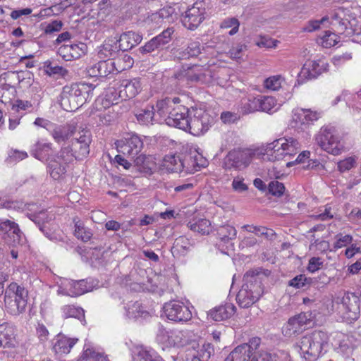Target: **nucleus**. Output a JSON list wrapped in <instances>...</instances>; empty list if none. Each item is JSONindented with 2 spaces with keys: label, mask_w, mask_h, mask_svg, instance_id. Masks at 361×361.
Masks as SVG:
<instances>
[{
  "label": "nucleus",
  "mask_w": 361,
  "mask_h": 361,
  "mask_svg": "<svg viewBox=\"0 0 361 361\" xmlns=\"http://www.w3.org/2000/svg\"><path fill=\"white\" fill-rule=\"evenodd\" d=\"M168 332L164 330H160V333L157 335V340L159 342L164 343L166 341V338L168 339L167 346H175L178 345L180 342L176 341V338H178V336L174 333H171V338L170 339L169 336L168 335Z\"/></svg>",
  "instance_id": "obj_54"
},
{
  "label": "nucleus",
  "mask_w": 361,
  "mask_h": 361,
  "mask_svg": "<svg viewBox=\"0 0 361 361\" xmlns=\"http://www.w3.org/2000/svg\"><path fill=\"white\" fill-rule=\"evenodd\" d=\"M339 37L334 32L326 31L321 38V44L325 48H330L338 42Z\"/></svg>",
  "instance_id": "obj_51"
},
{
  "label": "nucleus",
  "mask_w": 361,
  "mask_h": 361,
  "mask_svg": "<svg viewBox=\"0 0 361 361\" xmlns=\"http://www.w3.org/2000/svg\"><path fill=\"white\" fill-rule=\"evenodd\" d=\"M262 152L259 149H234L228 152L226 157L228 167L241 169L247 167L254 159L262 158Z\"/></svg>",
  "instance_id": "obj_10"
},
{
  "label": "nucleus",
  "mask_w": 361,
  "mask_h": 361,
  "mask_svg": "<svg viewBox=\"0 0 361 361\" xmlns=\"http://www.w3.org/2000/svg\"><path fill=\"white\" fill-rule=\"evenodd\" d=\"M239 26L240 23L238 20L233 17L224 19L221 24V28L227 29L232 27V29L228 32L229 35H233L236 34L238 31Z\"/></svg>",
  "instance_id": "obj_55"
},
{
  "label": "nucleus",
  "mask_w": 361,
  "mask_h": 361,
  "mask_svg": "<svg viewBox=\"0 0 361 361\" xmlns=\"http://www.w3.org/2000/svg\"><path fill=\"white\" fill-rule=\"evenodd\" d=\"M163 166L169 172L180 173L185 171L186 173H192L196 169H191L180 155L169 154L165 156L163 160ZM193 167L195 168V165Z\"/></svg>",
  "instance_id": "obj_22"
},
{
  "label": "nucleus",
  "mask_w": 361,
  "mask_h": 361,
  "mask_svg": "<svg viewBox=\"0 0 361 361\" xmlns=\"http://www.w3.org/2000/svg\"><path fill=\"white\" fill-rule=\"evenodd\" d=\"M76 131V126L74 123H66L63 125L54 124L50 130V134L54 140L58 143H66Z\"/></svg>",
  "instance_id": "obj_23"
},
{
  "label": "nucleus",
  "mask_w": 361,
  "mask_h": 361,
  "mask_svg": "<svg viewBox=\"0 0 361 361\" xmlns=\"http://www.w3.org/2000/svg\"><path fill=\"white\" fill-rule=\"evenodd\" d=\"M32 218H30L36 224L38 225L39 228L46 235H48V233L47 232V225L48 223L49 216L48 214L45 211H40L39 213L32 214Z\"/></svg>",
  "instance_id": "obj_46"
},
{
  "label": "nucleus",
  "mask_w": 361,
  "mask_h": 361,
  "mask_svg": "<svg viewBox=\"0 0 361 361\" xmlns=\"http://www.w3.org/2000/svg\"><path fill=\"white\" fill-rule=\"evenodd\" d=\"M281 144L279 142H275V140L269 144L266 149L265 153H262V158L264 159V156L267 157V159L269 161H275L279 160L285 159L287 160L286 157L285 155L284 151H283Z\"/></svg>",
  "instance_id": "obj_33"
},
{
  "label": "nucleus",
  "mask_w": 361,
  "mask_h": 361,
  "mask_svg": "<svg viewBox=\"0 0 361 361\" xmlns=\"http://www.w3.org/2000/svg\"><path fill=\"white\" fill-rule=\"evenodd\" d=\"M61 312L64 318L73 317L80 320L85 318L83 309L73 305H63L61 307Z\"/></svg>",
  "instance_id": "obj_43"
},
{
  "label": "nucleus",
  "mask_w": 361,
  "mask_h": 361,
  "mask_svg": "<svg viewBox=\"0 0 361 361\" xmlns=\"http://www.w3.org/2000/svg\"><path fill=\"white\" fill-rule=\"evenodd\" d=\"M345 310V317L350 320L357 319L360 315V299L354 293H345L342 298Z\"/></svg>",
  "instance_id": "obj_24"
},
{
  "label": "nucleus",
  "mask_w": 361,
  "mask_h": 361,
  "mask_svg": "<svg viewBox=\"0 0 361 361\" xmlns=\"http://www.w3.org/2000/svg\"><path fill=\"white\" fill-rule=\"evenodd\" d=\"M190 247L191 244L189 240L183 236H180L175 240L171 248V252L173 255H185L190 250Z\"/></svg>",
  "instance_id": "obj_41"
},
{
  "label": "nucleus",
  "mask_w": 361,
  "mask_h": 361,
  "mask_svg": "<svg viewBox=\"0 0 361 361\" xmlns=\"http://www.w3.org/2000/svg\"><path fill=\"white\" fill-rule=\"evenodd\" d=\"M188 227L192 231L202 235H207L212 231L211 223L206 219L190 221L188 224Z\"/></svg>",
  "instance_id": "obj_39"
},
{
  "label": "nucleus",
  "mask_w": 361,
  "mask_h": 361,
  "mask_svg": "<svg viewBox=\"0 0 361 361\" xmlns=\"http://www.w3.org/2000/svg\"><path fill=\"white\" fill-rule=\"evenodd\" d=\"M16 345V334L14 326L9 323L0 324V347L10 348Z\"/></svg>",
  "instance_id": "obj_28"
},
{
  "label": "nucleus",
  "mask_w": 361,
  "mask_h": 361,
  "mask_svg": "<svg viewBox=\"0 0 361 361\" xmlns=\"http://www.w3.org/2000/svg\"><path fill=\"white\" fill-rule=\"evenodd\" d=\"M133 357L135 361H164L153 349L143 345L134 348Z\"/></svg>",
  "instance_id": "obj_29"
},
{
  "label": "nucleus",
  "mask_w": 361,
  "mask_h": 361,
  "mask_svg": "<svg viewBox=\"0 0 361 361\" xmlns=\"http://www.w3.org/2000/svg\"><path fill=\"white\" fill-rule=\"evenodd\" d=\"M217 234L221 241L226 243L230 240L235 238L237 231L231 225H224L219 228Z\"/></svg>",
  "instance_id": "obj_44"
},
{
  "label": "nucleus",
  "mask_w": 361,
  "mask_h": 361,
  "mask_svg": "<svg viewBox=\"0 0 361 361\" xmlns=\"http://www.w3.org/2000/svg\"><path fill=\"white\" fill-rule=\"evenodd\" d=\"M283 80L284 79L281 75H273L264 80V85L268 90L277 91L281 87Z\"/></svg>",
  "instance_id": "obj_49"
},
{
  "label": "nucleus",
  "mask_w": 361,
  "mask_h": 361,
  "mask_svg": "<svg viewBox=\"0 0 361 361\" xmlns=\"http://www.w3.org/2000/svg\"><path fill=\"white\" fill-rule=\"evenodd\" d=\"M100 69V77H106L108 75L113 73L114 71L116 72V64L115 61L103 59L99 61Z\"/></svg>",
  "instance_id": "obj_47"
},
{
  "label": "nucleus",
  "mask_w": 361,
  "mask_h": 361,
  "mask_svg": "<svg viewBox=\"0 0 361 361\" xmlns=\"http://www.w3.org/2000/svg\"><path fill=\"white\" fill-rule=\"evenodd\" d=\"M355 159L354 157H350L340 161L338 163V169L339 171L343 173L355 167Z\"/></svg>",
  "instance_id": "obj_62"
},
{
  "label": "nucleus",
  "mask_w": 361,
  "mask_h": 361,
  "mask_svg": "<svg viewBox=\"0 0 361 361\" xmlns=\"http://www.w3.org/2000/svg\"><path fill=\"white\" fill-rule=\"evenodd\" d=\"M142 39V36L139 33L128 31L123 33L117 41L121 47L123 51L131 49L133 47L140 44Z\"/></svg>",
  "instance_id": "obj_32"
},
{
  "label": "nucleus",
  "mask_w": 361,
  "mask_h": 361,
  "mask_svg": "<svg viewBox=\"0 0 361 361\" xmlns=\"http://www.w3.org/2000/svg\"><path fill=\"white\" fill-rule=\"evenodd\" d=\"M320 117V114L310 109L297 108L293 111L292 118L288 127L294 129L298 133H303L307 130L310 126L317 121Z\"/></svg>",
  "instance_id": "obj_9"
},
{
  "label": "nucleus",
  "mask_w": 361,
  "mask_h": 361,
  "mask_svg": "<svg viewBox=\"0 0 361 361\" xmlns=\"http://www.w3.org/2000/svg\"><path fill=\"white\" fill-rule=\"evenodd\" d=\"M169 11L166 8L160 9L159 11L153 13L148 16L145 20V23L151 29H157L161 27L165 23L164 18L168 16Z\"/></svg>",
  "instance_id": "obj_37"
},
{
  "label": "nucleus",
  "mask_w": 361,
  "mask_h": 361,
  "mask_svg": "<svg viewBox=\"0 0 361 361\" xmlns=\"http://www.w3.org/2000/svg\"><path fill=\"white\" fill-rule=\"evenodd\" d=\"M214 122V118L204 109L192 108L188 131L195 136H199L207 132Z\"/></svg>",
  "instance_id": "obj_8"
},
{
  "label": "nucleus",
  "mask_w": 361,
  "mask_h": 361,
  "mask_svg": "<svg viewBox=\"0 0 361 361\" xmlns=\"http://www.w3.org/2000/svg\"><path fill=\"white\" fill-rule=\"evenodd\" d=\"M201 53V44L199 42H190L183 52V56L190 58L198 56Z\"/></svg>",
  "instance_id": "obj_58"
},
{
  "label": "nucleus",
  "mask_w": 361,
  "mask_h": 361,
  "mask_svg": "<svg viewBox=\"0 0 361 361\" xmlns=\"http://www.w3.org/2000/svg\"><path fill=\"white\" fill-rule=\"evenodd\" d=\"M329 63L324 60L307 61L298 73V80L304 82L306 80L316 78L327 71Z\"/></svg>",
  "instance_id": "obj_19"
},
{
  "label": "nucleus",
  "mask_w": 361,
  "mask_h": 361,
  "mask_svg": "<svg viewBox=\"0 0 361 361\" xmlns=\"http://www.w3.org/2000/svg\"><path fill=\"white\" fill-rule=\"evenodd\" d=\"M328 341V335L322 331H314L302 336L299 344L301 356L307 361L317 360Z\"/></svg>",
  "instance_id": "obj_6"
},
{
  "label": "nucleus",
  "mask_w": 361,
  "mask_h": 361,
  "mask_svg": "<svg viewBox=\"0 0 361 361\" xmlns=\"http://www.w3.org/2000/svg\"><path fill=\"white\" fill-rule=\"evenodd\" d=\"M58 295L75 297L81 295L93 288V283L87 280L72 281L67 279H60L57 282Z\"/></svg>",
  "instance_id": "obj_12"
},
{
  "label": "nucleus",
  "mask_w": 361,
  "mask_h": 361,
  "mask_svg": "<svg viewBox=\"0 0 361 361\" xmlns=\"http://www.w3.org/2000/svg\"><path fill=\"white\" fill-rule=\"evenodd\" d=\"M312 321V314L310 312H302L290 317L282 329L285 336H296L301 334L307 324Z\"/></svg>",
  "instance_id": "obj_14"
},
{
  "label": "nucleus",
  "mask_w": 361,
  "mask_h": 361,
  "mask_svg": "<svg viewBox=\"0 0 361 361\" xmlns=\"http://www.w3.org/2000/svg\"><path fill=\"white\" fill-rule=\"evenodd\" d=\"M0 233L13 237V240H10L9 243H18L21 236L18 225L8 219H0Z\"/></svg>",
  "instance_id": "obj_30"
},
{
  "label": "nucleus",
  "mask_w": 361,
  "mask_h": 361,
  "mask_svg": "<svg viewBox=\"0 0 361 361\" xmlns=\"http://www.w3.org/2000/svg\"><path fill=\"white\" fill-rule=\"evenodd\" d=\"M358 344V341L351 335L337 332L334 337V345L338 353L346 357L352 355Z\"/></svg>",
  "instance_id": "obj_20"
},
{
  "label": "nucleus",
  "mask_w": 361,
  "mask_h": 361,
  "mask_svg": "<svg viewBox=\"0 0 361 361\" xmlns=\"http://www.w3.org/2000/svg\"><path fill=\"white\" fill-rule=\"evenodd\" d=\"M79 361H107V360L102 354L87 349Z\"/></svg>",
  "instance_id": "obj_56"
},
{
  "label": "nucleus",
  "mask_w": 361,
  "mask_h": 361,
  "mask_svg": "<svg viewBox=\"0 0 361 361\" xmlns=\"http://www.w3.org/2000/svg\"><path fill=\"white\" fill-rule=\"evenodd\" d=\"M116 64V73L122 72L129 69L133 66V59L128 54H124L122 58H118L115 60Z\"/></svg>",
  "instance_id": "obj_50"
},
{
  "label": "nucleus",
  "mask_w": 361,
  "mask_h": 361,
  "mask_svg": "<svg viewBox=\"0 0 361 361\" xmlns=\"http://www.w3.org/2000/svg\"><path fill=\"white\" fill-rule=\"evenodd\" d=\"M205 8L202 2H196L188 8L183 16L182 23L185 27L194 30L205 18Z\"/></svg>",
  "instance_id": "obj_17"
},
{
  "label": "nucleus",
  "mask_w": 361,
  "mask_h": 361,
  "mask_svg": "<svg viewBox=\"0 0 361 361\" xmlns=\"http://www.w3.org/2000/svg\"><path fill=\"white\" fill-rule=\"evenodd\" d=\"M348 23V21L347 20H343L337 15H334L331 21V24L339 34L344 32L347 28Z\"/></svg>",
  "instance_id": "obj_61"
},
{
  "label": "nucleus",
  "mask_w": 361,
  "mask_h": 361,
  "mask_svg": "<svg viewBox=\"0 0 361 361\" xmlns=\"http://www.w3.org/2000/svg\"><path fill=\"white\" fill-rule=\"evenodd\" d=\"M315 142L324 151L335 156L344 149L342 139L333 126L322 127L315 135Z\"/></svg>",
  "instance_id": "obj_7"
},
{
  "label": "nucleus",
  "mask_w": 361,
  "mask_h": 361,
  "mask_svg": "<svg viewBox=\"0 0 361 361\" xmlns=\"http://www.w3.org/2000/svg\"><path fill=\"white\" fill-rule=\"evenodd\" d=\"M275 142H279L283 145V151L285 152L287 160L295 155L300 148L299 142L292 137H281L276 140Z\"/></svg>",
  "instance_id": "obj_34"
},
{
  "label": "nucleus",
  "mask_w": 361,
  "mask_h": 361,
  "mask_svg": "<svg viewBox=\"0 0 361 361\" xmlns=\"http://www.w3.org/2000/svg\"><path fill=\"white\" fill-rule=\"evenodd\" d=\"M74 235L78 239H80L83 242L88 241L92 236L91 231L85 227L79 220L75 222Z\"/></svg>",
  "instance_id": "obj_45"
},
{
  "label": "nucleus",
  "mask_w": 361,
  "mask_h": 361,
  "mask_svg": "<svg viewBox=\"0 0 361 361\" xmlns=\"http://www.w3.org/2000/svg\"><path fill=\"white\" fill-rule=\"evenodd\" d=\"M171 102L169 99H164L157 102L155 115L158 118V123L166 122V118L170 116L171 110L176 106H171Z\"/></svg>",
  "instance_id": "obj_35"
},
{
  "label": "nucleus",
  "mask_w": 361,
  "mask_h": 361,
  "mask_svg": "<svg viewBox=\"0 0 361 361\" xmlns=\"http://www.w3.org/2000/svg\"><path fill=\"white\" fill-rule=\"evenodd\" d=\"M330 249V243L329 241L323 239H317L310 245V250L317 253H324Z\"/></svg>",
  "instance_id": "obj_53"
},
{
  "label": "nucleus",
  "mask_w": 361,
  "mask_h": 361,
  "mask_svg": "<svg viewBox=\"0 0 361 361\" xmlns=\"http://www.w3.org/2000/svg\"><path fill=\"white\" fill-rule=\"evenodd\" d=\"M336 242L334 244V249L338 250L341 247L347 246L353 241V237L350 235H343L341 233L337 234L335 236Z\"/></svg>",
  "instance_id": "obj_60"
},
{
  "label": "nucleus",
  "mask_w": 361,
  "mask_h": 361,
  "mask_svg": "<svg viewBox=\"0 0 361 361\" xmlns=\"http://www.w3.org/2000/svg\"><path fill=\"white\" fill-rule=\"evenodd\" d=\"M78 134L79 137L63 145L59 152L47 159L48 171L54 180H59L65 175L68 164L74 159H82L88 155L91 133L87 130H82Z\"/></svg>",
  "instance_id": "obj_1"
},
{
  "label": "nucleus",
  "mask_w": 361,
  "mask_h": 361,
  "mask_svg": "<svg viewBox=\"0 0 361 361\" xmlns=\"http://www.w3.org/2000/svg\"><path fill=\"white\" fill-rule=\"evenodd\" d=\"M268 190L272 195L281 197L285 191V186L282 183H280L278 180H273L269 183Z\"/></svg>",
  "instance_id": "obj_59"
},
{
  "label": "nucleus",
  "mask_w": 361,
  "mask_h": 361,
  "mask_svg": "<svg viewBox=\"0 0 361 361\" xmlns=\"http://www.w3.org/2000/svg\"><path fill=\"white\" fill-rule=\"evenodd\" d=\"M125 310L126 315L129 319L146 318L149 315L148 312L137 301L128 302L125 307Z\"/></svg>",
  "instance_id": "obj_36"
},
{
  "label": "nucleus",
  "mask_w": 361,
  "mask_h": 361,
  "mask_svg": "<svg viewBox=\"0 0 361 361\" xmlns=\"http://www.w3.org/2000/svg\"><path fill=\"white\" fill-rule=\"evenodd\" d=\"M173 32L174 30L172 27H169L154 38L158 43V45H159V47L161 48L171 41V35L173 33Z\"/></svg>",
  "instance_id": "obj_57"
},
{
  "label": "nucleus",
  "mask_w": 361,
  "mask_h": 361,
  "mask_svg": "<svg viewBox=\"0 0 361 361\" xmlns=\"http://www.w3.org/2000/svg\"><path fill=\"white\" fill-rule=\"evenodd\" d=\"M259 97V111H262L265 112H269L272 111V109L276 105V99L272 97H266L258 95Z\"/></svg>",
  "instance_id": "obj_48"
},
{
  "label": "nucleus",
  "mask_w": 361,
  "mask_h": 361,
  "mask_svg": "<svg viewBox=\"0 0 361 361\" xmlns=\"http://www.w3.org/2000/svg\"><path fill=\"white\" fill-rule=\"evenodd\" d=\"M95 87V85L86 82L66 85L60 96L61 107L67 111H74L92 98Z\"/></svg>",
  "instance_id": "obj_2"
},
{
  "label": "nucleus",
  "mask_w": 361,
  "mask_h": 361,
  "mask_svg": "<svg viewBox=\"0 0 361 361\" xmlns=\"http://www.w3.org/2000/svg\"><path fill=\"white\" fill-rule=\"evenodd\" d=\"M164 315L175 322H186L191 319L192 312L185 304L178 300L166 302L163 307Z\"/></svg>",
  "instance_id": "obj_13"
},
{
  "label": "nucleus",
  "mask_w": 361,
  "mask_h": 361,
  "mask_svg": "<svg viewBox=\"0 0 361 361\" xmlns=\"http://www.w3.org/2000/svg\"><path fill=\"white\" fill-rule=\"evenodd\" d=\"M117 38L109 39L101 47L98 55L100 59L115 61L121 51H123Z\"/></svg>",
  "instance_id": "obj_26"
},
{
  "label": "nucleus",
  "mask_w": 361,
  "mask_h": 361,
  "mask_svg": "<svg viewBox=\"0 0 361 361\" xmlns=\"http://www.w3.org/2000/svg\"><path fill=\"white\" fill-rule=\"evenodd\" d=\"M116 145L118 152L133 159L141 152L143 142L137 135H128L116 141Z\"/></svg>",
  "instance_id": "obj_16"
},
{
  "label": "nucleus",
  "mask_w": 361,
  "mask_h": 361,
  "mask_svg": "<svg viewBox=\"0 0 361 361\" xmlns=\"http://www.w3.org/2000/svg\"><path fill=\"white\" fill-rule=\"evenodd\" d=\"M235 312V307L231 303H226L211 310L209 312V315L212 319L220 322L230 318Z\"/></svg>",
  "instance_id": "obj_31"
},
{
  "label": "nucleus",
  "mask_w": 361,
  "mask_h": 361,
  "mask_svg": "<svg viewBox=\"0 0 361 361\" xmlns=\"http://www.w3.org/2000/svg\"><path fill=\"white\" fill-rule=\"evenodd\" d=\"M190 116V109L182 105L176 106L171 110L170 116H168L166 118V123L169 126L188 131Z\"/></svg>",
  "instance_id": "obj_18"
},
{
  "label": "nucleus",
  "mask_w": 361,
  "mask_h": 361,
  "mask_svg": "<svg viewBox=\"0 0 361 361\" xmlns=\"http://www.w3.org/2000/svg\"><path fill=\"white\" fill-rule=\"evenodd\" d=\"M135 116L141 124L147 125L152 123L153 121L158 123L154 106H147L145 109L138 110L135 114Z\"/></svg>",
  "instance_id": "obj_38"
},
{
  "label": "nucleus",
  "mask_w": 361,
  "mask_h": 361,
  "mask_svg": "<svg viewBox=\"0 0 361 361\" xmlns=\"http://www.w3.org/2000/svg\"><path fill=\"white\" fill-rule=\"evenodd\" d=\"M28 291L17 283H11L5 289L4 306L6 312L11 315L23 314L28 302Z\"/></svg>",
  "instance_id": "obj_5"
},
{
  "label": "nucleus",
  "mask_w": 361,
  "mask_h": 361,
  "mask_svg": "<svg viewBox=\"0 0 361 361\" xmlns=\"http://www.w3.org/2000/svg\"><path fill=\"white\" fill-rule=\"evenodd\" d=\"M159 48L161 47H159V45H158V43L153 37L152 39L147 42L144 46L140 47L137 51L142 54H145L151 53Z\"/></svg>",
  "instance_id": "obj_64"
},
{
  "label": "nucleus",
  "mask_w": 361,
  "mask_h": 361,
  "mask_svg": "<svg viewBox=\"0 0 361 361\" xmlns=\"http://www.w3.org/2000/svg\"><path fill=\"white\" fill-rule=\"evenodd\" d=\"M259 97L250 96L241 101L239 109L243 114H248L259 111Z\"/></svg>",
  "instance_id": "obj_40"
},
{
  "label": "nucleus",
  "mask_w": 361,
  "mask_h": 361,
  "mask_svg": "<svg viewBox=\"0 0 361 361\" xmlns=\"http://www.w3.org/2000/svg\"><path fill=\"white\" fill-rule=\"evenodd\" d=\"M213 353L214 348L210 343H204L200 346L199 343L193 342L181 355V361H208Z\"/></svg>",
  "instance_id": "obj_15"
},
{
  "label": "nucleus",
  "mask_w": 361,
  "mask_h": 361,
  "mask_svg": "<svg viewBox=\"0 0 361 361\" xmlns=\"http://www.w3.org/2000/svg\"><path fill=\"white\" fill-rule=\"evenodd\" d=\"M312 279L306 277L304 274H300L290 280L288 281V285L295 288H302L305 287L307 285H310Z\"/></svg>",
  "instance_id": "obj_52"
},
{
  "label": "nucleus",
  "mask_w": 361,
  "mask_h": 361,
  "mask_svg": "<svg viewBox=\"0 0 361 361\" xmlns=\"http://www.w3.org/2000/svg\"><path fill=\"white\" fill-rule=\"evenodd\" d=\"M87 46L84 43L63 44L58 49V54L66 61L79 59L84 55Z\"/></svg>",
  "instance_id": "obj_25"
},
{
  "label": "nucleus",
  "mask_w": 361,
  "mask_h": 361,
  "mask_svg": "<svg viewBox=\"0 0 361 361\" xmlns=\"http://www.w3.org/2000/svg\"><path fill=\"white\" fill-rule=\"evenodd\" d=\"M51 149V144L37 142L32 148V154L40 161L46 160L50 156L46 157L47 154Z\"/></svg>",
  "instance_id": "obj_42"
},
{
  "label": "nucleus",
  "mask_w": 361,
  "mask_h": 361,
  "mask_svg": "<svg viewBox=\"0 0 361 361\" xmlns=\"http://www.w3.org/2000/svg\"><path fill=\"white\" fill-rule=\"evenodd\" d=\"M324 261L321 257H313L309 259L307 270L311 273H314L321 269L323 266Z\"/></svg>",
  "instance_id": "obj_63"
},
{
  "label": "nucleus",
  "mask_w": 361,
  "mask_h": 361,
  "mask_svg": "<svg viewBox=\"0 0 361 361\" xmlns=\"http://www.w3.org/2000/svg\"><path fill=\"white\" fill-rule=\"evenodd\" d=\"M77 338H69L63 334H58L53 340V350L59 355L69 353L78 342Z\"/></svg>",
  "instance_id": "obj_27"
},
{
  "label": "nucleus",
  "mask_w": 361,
  "mask_h": 361,
  "mask_svg": "<svg viewBox=\"0 0 361 361\" xmlns=\"http://www.w3.org/2000/svg\"><path fill=\"white\" fill-rule=\"evenodd\" d=\"M261 339L252 338L247 343L235 347L224 361H273L275 355L266 349H258Z\"/></svg>",
  "instance_id": "obj_3"
},
{
  "label": "nucleus",
  "mask_w": 361,
  "mask_h": 361,
  "mask_svg": "<svg viewBox=\"0 0 361 361\" xmlns=\"http://www.w3.org/2000/svg\"><path fill=\"white\" fill-rule=\"evenodd\" d=\"M175 78L180 82H200L204 83L210 80L208 68L197 64L183 65L181 69L175 73Z\"/></svg>",
  "instance_id": "obj_11"
},
{
  "label": "nucleus",
  "mask_w": 361,
  "mask_h": 361,
  "mask_svg": "<svg viewBox=\"0 0 361 361\" xmlns=\"http://www.w3.org/2000/svg\"><path fill=\"white\" fill-rule=\"evenodd\" d=\"M142 90L140 78L126 79L121 81L118 85V97L121 100H127L135 97Z\"/></svg>",
  "instance_id": "obj_21"
},
{
  "label": "nucleus",
  "mask_w": 361,
  "mask_h": 361,
  "mask_svg": "<svg viewBox=\"0 0 361 361\" xmlns=\"http://www.w3.org/2000/svg\"><path fill=\"white\" fill-rule=\"evenodd\" d=\"M245 283L238 291L236 300L243 308H247L255 303L263 293L262 282L258 274L248 271L244 276Z\"/></svg>",
  "instance_id": "obj_4"
}]
</instances>
